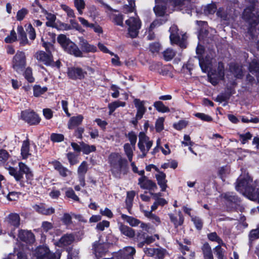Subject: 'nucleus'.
I'll return each instance as SVG.
<instances>
[{
	"instance_id": "obj_1",
	"label": "nucleus",
	"mask_w": 259,
	"mask_h": 259,
	"mask_svg": "<svg viewBox=\"0 0 259 259\" xmlns=\"http://www.w3.org/2000/svg\"><path fill=\"white\" fill-rule=\"evenodd\" d=\"M108 163L112 174L120 178L122 174L125 175L128 169L127 161L118 153H112L108 157Z\"/></svg>"
},
{
	"instance_id": "obj_2",
	"label": "nucleus",
	"mask_w": 259,
	"mask_h": 259,
	"mask_svg": "<svg viewBox=\"0 0 259 259\" xmlns=\"http://www.w3.org/2000/svg\"><path fill=\"white\" fill-rule=\"evenodd\" d=\"M42 46L45 48L48 53L42 51H39L35 53L34 58L39 62H41L46 66L52 65L54 60L51 51L53 49V46L50 42L44 41L43 38L41 39Z\"/></svg>"
},
{
	"instance_id": "obj_3",
	"label": "nucleus",
	"mask_w": 259,
	"mask_h": 259,
	"mask_svg": "<svg viewBox=\"0 0 259 259\" xmlns=\"http://www.w3.org/2000/svg\"><path fill=\"white\" fill-rule=\"evenodd\" d=\"M57 41L65 51L77 57H82L83 54L76 44L71 41L64 34H60Z\"/></svg>"
},
{
	"instance_id": "obj_4",
	"label": "nucleus",
	"mask_w": 259,
	"mask_h": 259,
	"mask_svg": "<svg viewBox=\"0 0 259 259\" xmlns=\"http://www.w3.org/2000/svg\"><path fill=\"white\" fill-rule=\"evenodd\" d=\"M26 56L25 52L18 51L13 57L12 67L17 72H22L26 66Z\"/></svg>"
},
{
	"instance_id": "obj_5",
	"label": "nucleus",
	"mask_w": 259,
	"mask_h": 259,
	"mask_svg": "<svg viewBox=\"0 0 259 259\" xmlns=\"http://www.w3.org/2000/svg\"><path fill=\"white\" fill-rule=\"evenodd\" d=\"M213 53L211 52L210 53V55H207L205 59L201 58L200 57H199V65L201 68V69L204 72H208V76L210 79V81L213 85H215L218 83L217 78V80H212V77L210 74V71L212 68V63H213Z\"/></svg>"
},
{
	"instance_id": "obj_6",
	"label": "nucleus",
	"mask_w": 259,
	"mask_h": 259,
	"mask_svg": "<svg viewBox=\"0 0 259 259\" xmlns=\"http://www.w3.org/2000/svg\"><path fill=\"white\" fill-rule=\"evenodd\" d=\"M33 256L35 259H59L60 254L57 257L52 253L46 246H39L33 251Z\"/></svg>"
},
{
	"instance_id": "obj_7",
	"label": "nucleus",
	"mask_w": 259,
	"mask_h": 259,
	"mask_svg": "<svg viewBox=\"0 0 259 259\" xmlns=\"http://www.w3.org/2000/svg\"><path fill=\"white\" fill-rule=\"evenodd\" d=\"M152 144V141L149 140V137L144 132L139 133L138 146L142 153L140 156L141 158H144L146 156Z\"/></svg>"
},
{
	"instance_id": "obj_8",
	"label": "nucleus",
	"mask_w": 259,
	"mask_h": 259,
	"mask_svg": "<svg viewBox=\"0 0 259 259\" xmlns=\"http://www.w3.org/2000/svg\"><path fill=\"white\" fill-rule=\"evenodd\" d=\"M18 165L19 170L12 166L7 168L9 174L13 176L17 181L21 180L24 174L28 175L31 172L29 168L24 163L19 162Z\"/></svg>"
},
{
	"instance_id": "obj_9",
	"label": "nucleus",
	"mask_w": 259,
	"mask_h": 259,
	"mask_svg": "<svg viewBox=\"0 0 259 259\" xmlns=\"http://www.w3.org/2000/svg\"><path fill=\"white\" fill-rule=\"evenodd\" d=\"M126 24L128 26V34L132 37H136L139 33V30L141 28V23L138 17H130L125 21Z\"/></svg>"
},
{
	"instance_id": "obj_10",
	"label": "nucleus",
	"mask_w": 259,
	"mask_h": 259,
	"mask_svg": "<svg viewBox=\"0 0 259 259\" xmlns=\"http://www.w3.org/2000/svg\"><path fill=\"white\" fill-rule=\"evenodd\" d=\"M252 179L248 175L244 176H241L237 181L236 189L240 193H244L249 191L251 185Z\"/></svg>"
},
{
	"instance_id": "obj_11",
	"label": "nucleus",
	"mask_w": 259,
	"mask_h": 259,
	"mask_svg": "<svg viewBox=\"0 0 259 259\" xmlns=\"http://www.w3.org/2000/svg\"><path fill=\"white\" fill-rule=\"evenodd\" d=\"M109 244L100 241H96L93 243L92 252L97 258L105 255L108 251Z\"/></svg>"
},
{
	"instance_id": "obj_12",
	"label": "nucleus",
	"mask_w": 259,
	"mask_h": 259,
	"mask_svg": "<svg viewBox=\"0 0 259 259\" xmlns=\"http://www.w3.org/2000/svg\"><path fill=\"white\" fill-rule=\"evenodd\" d=\"M243 17L245 19L249 21L250 27L248 29V33L253 37L255 35L253 32L254 30V27L259 23V16L257 17L252 16L251 10L249 8H247L244 11Z\"/></svg>"
},
{
	"instance_id": "obj_13",
	"label": "nucleus",
	"mask_w": 259,
	"mask_h": 259,
	"mask_svg": "<svg viewBox=\"0 0 259 259\" xmlns=\"http://www.w3.org/2000/svg\"><path fill=\"white\" fill-rule=\"evenodd\" d=\"M21 117L23 120L30 125L37 124L40 121V118L37 114L28 110L21 112Z\"/></svg>"
},
{
	"instance_id": "obj_14",
	"label": "nucleus",
	"mask_w": 259,
	"mask_h": 259,
	"mask_svg": "<svg viewBox=\"0 0 259 259\" xmlns=\"http://www.w3.org/2000/svg\"><path fill=\"white\" fill-rule=\"evenodd\" d=\"M68 76L72 79H82L87 75V72L79 67H70L68 69Z\"/></svg>"
},
{
	"instance_id": "obj_15",
	"label": "nucleus",
	"mask_w": 259,
	"mask_h": 259,
	"mask_svg": "<svg viewBox=\"0 0 259 259\" xmlns=\"http://www.w3.org/2000/svg\"><path fill=\"white\" fill-rule=\"evenodd\" d=\"M135 253L136 249L134 247L126 246L118 252L116 259H133Z\"/></svg>"
},
{
	"instance_id": "obj_16",
	"label": "nucleus",
	"mask_w": 259,
	"mask_h": 259,
	"mask_svg": "<svg viewBox=\"0 0 259 259\" xmlns=\"http://www.w3.org/2000/svg\"><path fill=\"white\" fill-rule=\"evenodd\" d=\"M138 185L143 189L155 191L157 189L156 184L149 180L146 176L141 177L139 179Z\"/></svg>"
},
{
	"instance_id": "obj_17",
	"label": "nucleus",
	"mask_w": 259,
	"mask_h": 259,
	"mask_svg": "<svg viewBox=\"0 0 259 259\" xmlns=\"http://www.w3.org/2000/svg\"><path fill=\"white\" fill-rule=\"evenodd\" d=\"M145 103L146 101H142L139 99H135L134 100V103L137 110L136 115L137 121L141 119L146 111V108L145 107Z\"/></svg>"
},
{
	"instance_id": "obj_18",
	"label": "nucleus",
	"mask_w": 259,
	"mask_h": 259,
	"mask_svg": "<svg viewBox=\"0 0 259 259\" xmlns=\"http://www.w3.org/2000/svg\"><path fill=\"white\" fill-rule=\"evenodd\" d=\"M78 39V44L81 49L82 53V52L85 53H95L97 52V49L95 46L89 44L87 40L82 37H80Z\"/></svg>"
},
{
	"instance_id": "obj_19",
	"label": "nucleus",
	"mask_w": 259,
	"mask_h": 259,
	"mask_svg": "<svg viewBox=\"0 0 259 259\" xmlns=\"http://www.w3.org/2000/svg\"><path fill=\"white\" fill-rule=\"evenodd\" d=\"M5 222L9 226L15 229L18 228L20 225V217L17 213H11L6 217Z\"/></svg>"
},
{
	"instance_id": "obj_20",
	"label": "nucleus",
	"mask_w": 259,
	"mask_h": 259,
	"mask_svg": "<svg viewBox=\"0 0 259 259\" xmlns=\"http://www.w3.org/2000/svg\"><path fill=\"white\" fill-rule=\"evenodd\" d=\"M18 238L26 243L31 244L35 241L34 234L30 231L20 230L18 233Z\"/></svg>"
},
{
	"instance_id": "obj_21",
	"label": "nucleus",
	"mask_w": 259,
	"mask_h": 259,
	"mask_svg": "<svg viewBox=\"0 0 259 259\" xmlns=\"http://www.w3.org/2000/svg\"><path fill=\"white\" fill-rule=\"evenodd\" d=\"M75 240V237L72 234H66L64 235L55 244L56 246L60 247L67 246L72 244Z\"/></svg>"
},
{
	"instance_id": "obj_22",
	"label": "nucleus",
	"mask_w": 259,
	"mask_h": 259,
	"mask_svg": "<svg viewBox=\"0 0 259 259\" xmlns=\"http://www.w3.org/2000/svg\"><path fill=\"white\" fill-rule=\"evenodd\" d=\"M33 208L38 213L44 215H49L55 212V209L53 207H47L42 203L34 205Z\"/></svg>"
},
{
	"instance_id": "obj_23",
	"label": "nucleus",
	"mask_w": 259,
	"mask_h": 259,
	"mask_svg": "<svg viewBox=\"0 0 259 259\" xmlns=\"http://www.w3.org/2000/svg\"><path fill=\"white\" fill-rule=\"evenodd\" d=\"M51 163L55 169L57 170L61 176L66 177L71 175L72 172L64 167L60 162L56 160L52 161Z\"/></svg>"
},
{
	"instance_id": "obj_24",
	"label": "nucleus",
	"mask_w": 259,
	"mask_h": 259,
	"mask_svg": "<svg viewBox=\"0 0 259 259\" xmlns=\"http://www.w3.org/2000/svg\"><path fill=\"white\" fill-rule=\"evenodd\" d=\"M83 119V115L81 114L71 117L67 123L68 128L72 130L81 124Z\"/></svg>"
},
{
	"instance_id": "obj_25",
	"label": "nucleus",
	"mask_w": 259,
	"mask_h": 259,
	"mask_svg": "<svg viewBox=\"0 0 259 259\" xmlns=\"http://www.w3.org/2000/svg\"><path fill=\"white\" fill-rule=\"evenodd\" d=\"M155 177L158 185L161 188V190L165 191L167 187V181L166 180V175L161 171L156 174Z\"/></svg>"
},
{
	"instance_id": "obj_26",
	"label": "nucleus",
	"mask_w": 259,
	"mask_h": 259,
	"mask_svg": "<svg viewBox=\"0 0 259 259\" xmlns=\"http://www.w3.org/2000/svg\"><path fill=\"white\" fill-rule=\"evenodd\" d=\"M169 31L170 33L169 37L171 41L173 43H179L182 38H181L179 32V29L177 26L175 25H172L170 27Z\"/></svg>"
},
{
	"instance_id": "obj_27",
	"label": "nucleus",
	"mask_w": 259,
	"mask_h": 259,
	"mask_svg": "<svg viewBox=\"0 0 259 259\" xmlns=\"http://www.w3.org/2000/svg\"><path fill=\"white\" fill-rule=\"evenodd\" d=\"M203 259H213L211 248L207 242H205L201 247Z\"/></svg>"
},
{
	"instance_id": "obj_28",
	"label": "nucleus",
	"mask_w": 259,
	"mask_h": 259,
	"mask_svg": "<svg viewBox=\"0 0 259 259\" xmlns=\"http://www.w3.org/2000/svg\"><path fill=\"white\" fill-rule=\"evenodd\" d=\"M17 32L20 39V44L21 46H24L26 45H30L27 38L26 33L25 32L22 26H18Z\"/></svg>"
},
{
	"instance_id": "obj_29",
	"label": "nucleus",
	"mask_w": 259,
	"mask_h": 259,
	"mask_svg": "<svg viewBox=\"0 0 259 259\" xmlns=\"http://www.w3.org/2000/svg\"><path fill=\"white\" fill-rule=\"evenodd\" d=\"M119 230L123 235L129 238H133L135 235V231L127 226L121 224L119 226Z\"/></svg>"
},
{
	"instance_id": "obj_30",
	"label": "nucleus",
	"mask_w": 259,
	"mask_h": 259,
	"mask_svg": "<svg viewBox=\"0 0 259 259\" xmlns=\"http://www.w3.org/2000/svg\"><path fill=\"white\" fill-rule=\"evenodd\" d=\"M21 155L22 159H25L30 155L29 153V143L28 140L24 141L21 149Z\"/></svg>"
},
{
	"instance_id": "obj_31",
	"label": "nucleus",
	"mask_w": 259,
	"mask_h": 259,
	"mask_svg": "<svg viewBox=\"0 0 259 259\" xmlns=\"http://www.w3.org/2000/svg\"><path fill=\"white\" fill-rule=\"evenodd\" d=\"M114 12H116L115 10L113 11V12L110 15V18L112 21L117 25L123 26V16L120 14H115Z\"/></svg>"
},
{
	"instance_id": "obj_32",
	"label": "nucleus",
	"mask_w": 259,
	"mask_h": 259,
	"mask_svg": "<svg viewBox=\"0 0 259 259\" xmlns=\"http://www.w3.org/2000/svg\"><path fill=\"white\" fill-rule=\"evenodd\" d=\"M176 55V52L170 48H167L162 52L163 58L166 61L172 60Z\"/></svg>"
},
{
	"instance_id": "obj_33",
	"label": "nucleus",
	"mask_w": 259,
	"mask_h": 259,
	"mask_svg": "<svg viewBox=\"0 0 259 259\" xmlns=\"http://www.w3.org/2000/svg\"><path fill=\"white\" fill-rule=\"evenodd\" d=\"M121 218L133 227L138 226L140 223V220L126 214H122Z\"/></svg>"
},
{
	"instance_id": "obj_34",
	"label": "nucleus",
	"mask_w": 259,
	"mask_h": 259,
	"mask_svg": "<svg viewBox=\"0 0 259 259\" xmlns=\"http://www.w3.org/2000/svg\"><path fill=\"white\" fill-rule=\"evenodd\" d=\"M193 0H171V4L175 7L185 6L189 8L191 7V3Z\"/></svg>"
},
{
	"instance_id": "obj_35",
	"label": "nucleus",
	"mask_w": 259,
	"mask_h": 259,
	"mask_svg": "<svg viewBox=\"0 0 259 259\" xmlns=\"http://www.w3.org/2000/svg\"><path fill=\"white\" fill-rule=\"evenodd\" d=\"M125 103L120 101H116L108 104L109 114H111L119 107H124Z\"/></svg>"
},
{
	"instance_id": "obj_36",
	"label": "nucleus",
	"mask_w": 259,
	"mask_h": 259,
	"mask_svg": "<svg viewBox=\"0 0 259 259\" xmlns=\"http://www.w3.org/2000/svg\"><path fill=\"white\" fill-rule=\"evenodd\" d=\"M155 108L159 112L166 113L169 112V109L165 106L161 101H156L153 104Z\"/></svg>"
},
{
	"instance_id": "obj_37",
	"label": "nucleus",
	"mask_w": 259,
	"mask_h": 259,
	"mask_svg": "<svg viewBox=\"0 0 259 259\" xmlns=\"http://www.w3.org/2000/svg\"><path fill=\"white\" fill-rule=\"evenodd\" d=\"M132 145L128 143L124 145L123 148L125 155L130 162H132L133 157V149Z\"/></svg>"
},
{
	"instance_id": "obj_38",
	"label": "nucleus",
	"mask_w": 259,
	"mask_h": 259,
	"mask_svg": "<svg viewBox=\"0 0 259 259\" xmlns=\"http://www.w3.org/2000/svg\"><path fill=\"white\" fill-rule=\"evenodd\" d=\"M160 0H155L156 5L154 8L155 14L158 16H162L165 13L166 8L165 6H160L158 4Z\"/></svg>"
},
{
	"instance_id": "obj_39",
	"label": "nucleus",
	"mask_w": 259,
	"mask_h": 259,
	"mask_svg": "<svg viewBox=\"0 0 259 259\" xmlns=\"http://www.w3.org/2000/svg\"><path fill=\"white\" fill-rule=\"evenodd\" d=\"M249 70L250 73L257 76L259 72V62L253 60L249 65Z\"/></svg>"
},
{
	"instance_id": "obj_40",
	"label": "nucleus",
	"mask_w": 259,
	"mask_h": 259,
	"mask_svg": "<svg viewBox=\"0 0 259 259\" xmlns=\"http://www.w3.org/2000/svg\"><path fill=\"white\" fill-rule=\"evenodd\" d=\"M127 1L128 5L125 4L123 8V12L126 14L133 12L135 10V7L134 0H127Z\"/></svg>"
},
{
	"instance_id": "obj_41",
	"label": "nucleus",
	"mask_w": 259,
	"mask_h": 259,
	"mask_svg": "<svg viewBox=\"0 0 259 259\" xmlns=\"http://www.w3.org/2000/svg\"><path fill=\"white\" fill-rule=\"evenodd\" d=\"M23 75L25 78L30 83H32L34 81V78L32 75V70L30 67H28L25 70Z\"/></svg>"
},
{
	"instance_id": "obj_42",
	"label": "nucleus",
	"mask_w": 259,
	"mask_h": 259,
	"mask_svg": "<svg viewBox=\"0 0 259 259\" xmlns=\"http://www.w3.org/2000/svg\"><path fill=\"white\" fill-rule=\"evenodd\" d=\"M230 70L232 72L236 77L241 78L242 76V67L239 66H236V65H231Z\"/></svg>"
},
{
	"instance_id": "obj_43",
	"label": "nucleus",
	"mask_w": 259,
	"mask_h": 259,
	"mask_svg": "<svg viewBox=\"0 0 259 259\" xmlns=\"http://www.w3.org/2000/svg\"><path fill=\"white\" fill-rule=\"evenodd\" d=\"M88 170V164L85 161L81 162L77 168V175L85 176Z\"/></svg>"
},
{
	"instance_id": "obj_44",
	"label": "nucleus",
	"mask_w": 259,
	"mask_h": 259,
	"mask_svg": "<svg viewBox=\"0 0 259 259\" xmlns=\"http://www.w3.org/2000/svg\"><path fill=\"white\" fill-rule=\"evenodd\" d=\"M149 49L152 54H157L161 50V46L159 42H154L149 45Z\"/></svg>"
},
{
	"instance_id": "obj_45",
	"label": "nucleus",
	"mask_w": 259,
	"mask_h": 259,
	"mask_svg": "<svg viewBox=\"0 0 259 259\" xmlns=\"http://www.w3.org/2000/svg\"><path fill=\"white\" fill-rule=\"evenodd\" d=\"M213 250L218 259H226L225 256V250L221 247L220 245L215 246Z\"/></svg>"
},
{
	"instance_id": "obj_46",
	"label": "nucleus",
	"mask_w": 259,
	"mask_h": 259,
	"mask_svg": "<svg viewBox=\"0 0 259 259\" xmlns=\"http://www.w3.org/2000/svg\"><path fill=\"white\" fill-rule=\"evenodd\" d=\"M47 87L41 88L39 85H35L33 87V95L35 97H39L47 92Z\"/></svg>"
},
{
	"instance_id": "obj_47",
	"label": "nucleus",
	"mask_w": 259,
	"mask_h": 259,
	"mask_svg": "<svg viewBox=\"0 0 259 259\" xmlns=\"http://www.w3.org/2000/svg\"><path fill=\"white\" fill-rule=\"evenodd\" d=\"M74 6L78 11L79 14L81 15L85 6L84 0H74Z\"/></svg>"
},
{
	"instance_id": "obj_48",
	"label": "nucleus",
	"mask_w": 259,
	"mask_h": 259,
	"mask_svg": "<svg viewBox=\"0 0 259 259\" xmlns=\"http://www.w3.org/2000/svg\"><path fill=\"white\" fill-rule=\"evenodd\" d=\"M164 117H159L155 122V130L157 132H160L164 128Z\"/></svg>"
},
{
	"instance_id": "obj_49",
	"label": "nucleus",
	"mask_w": 259,
	"mask_h": 259,
	"mask_svg": "<svg viewBox=\"0 0 259 259\" xmlns=\"http://www.w3.org/2000/svg\"><path fill=\"white\" fill-rule=\"evenodd\" d=\"M96 150V147L94 145H89L82 143L81 145V151L83 153L88 154L92 152H94Z\"/></svg>"
},
{
	"instance_id": "obj_50",
	"label": "nucleus",
	"mask_w": 259,
	"mask_h": 259,
	"mask_svg": "<svg viewBox=\"0 0 259 259\" xmlns=\"http://www.w3.org/2000/svg\"><path fill=\"white\" fill-rule=\"evenodd\" d=\"M217 10V6L214 4H211L206 6L204 9V12L206 15H210L214 14Z\"/></svg>"
},
{
	"instance_id": "obj_51",
	"label": "nucleus",
	"mask_w": 259,
	"mask_h": 259,
	"mask_svg": "<svg viewBox=\"0 0 259 259\" xmlns=\"http://www.w3.org/2000/svg\"><path fill=\"white\" fill-rule=\"evenodd\" d=\"M67 157L70 165H73L78 162L77 156L72 152H69L67 154Z\"/></svg>"
},
{
	"instance_id": "obj_52",
	"label": "nucleus",
	"mask_w": 259,
	"mask_h": 259,
	"mask_svg": "<svg viewBox=\"0 0 259 259\" xmlns=\"http://www.w3.org/2000/svg\"><path fill=\"white\" fill-rule=\"evenodd\" d=\"M66 196L69 198L73 199L75 201H79V198L75 194L73 189L71 188H68L65 192Z\"/></svg>"
},
{
	"instance_id": "obj_53",
	"label": "nucleus",
	"mask_w": 259,
	"mask_h": 259,
	"mask_svg": "<svg viewBox=\"0 0 259 259\" xmlns=\"http://www.w3.org/2000/svg\"><path fill=\"white\" fill-rule=\"evenodd\" d=\"M165 21L161 19H156L154 20L150 25L149 27V32H151L153 31V30L157 27H159V26L161 25L163 23H164Z\"/></svg>"
},
{
	"instance_id": "obj_54",
	"label": "nucleus",
	"mask_w": 259,
	"mask_h": 259,
	"mask_svg": "<svg viewBox=\"0 0 259 259\" xmlns=\"http://www.w3.org/2000/svg\"><path fill=\"white\" fill-rule=\"evenodd\" d=\"M51 140L53 142H60L64 140V135L61 134L53 133L50 136Z\"/></svg>"
},
{
	"instance_id": "obj_55",
	"label": "nucleus",
	"mask_w": 259,
	"mask_h": 259,
	"mask_svg": "<svg viewBox=\"0 0 259 259\" xmlns=\"http://www.w3.org/2000/svg\"><path fill=\"white\" fill-rule=\"evenodd\" d=\"M224 66L223 63L219 62L218 66V73L216 75L218 79H223L224 77Z\"/></svg>"
},
{
	"instance_id": "obj_56",
	"label": "nucleus",
	"mask_w": 259,
	"mask_h": 259,
	"mask_svg": "<svg viewBox=\"0 0 259 259\" xmlns=\"http://www.w3.org/2000/svg\"><path fill=\"white\" fill-rule=\"evenodd\" d=\"M60 7L61 9L66 13L67 16L69 17L75 18V16L74 13V11L72 9H71L69 6L66 5L62 4L61 5Z\"/></svg>"
},
{
	"instance_id": "obj_57",
	"label": "nucleus",
	"mask_w": 259,
	"mask_h": 259,
	"mask_svg": "<svg viewBox=\"0 0 259 259\" xmlns=\"http://www.w3.org/2000/svg\"><path fill=\"white\" fill-rule=\"evenodd\" d=\"M135 195L136 193L134 191H131L127 192L126 203L128 207H131L132 206Z\"/></svg>"
},
{
	"instance_id": "obj_58",
	"label": "nucleus",
	"mask_w": 259,
	"mask_h": 259,
	"mask_svg": "<svg viewBox=\"0 0 259 259\" xmlns=\"http://www.w3.org/2000/svg\"><path fill=\"white\" fill-rule=\"evenodd\" d=\"M29 37L31 40H34L36 37V33L34 28L31 24H29L26 28Z\"/></svg>"
},
{
	"instance_id": "obj_59",
	"label": "nucleus",
	"mask_w": 259,
	"mask_h": 259,
	"mask_svg": "<svg viewBox=\"0 0 259 259\" xmlns=\"http://www.w3.org/2000/svg\"><path fill=\"white\" fill-rule=\"evenodd\" d=\"M9 154L5 150H0V165L4 164L9 158Z\"/></svg>"
},
{
	"instance_id": "obj_60",
	"label": "nucleus",
	"mask_w": 259,
	"mask_h": 259,
	"mask_svg": "<svg viewBox=\"0 0 259 259\" xmlns=\"http://www.w3.org/2000/svg\"><path fill=\"white\" fill-rule=\"evenodd\" d=\"M127 137L131 142V145L134 148L137 140L136 134L132 131L128 133Z\"/></svg>"
},
{
	"instance_id": "obj_61",
	"label": "nucleus",
	"mask_w": 259,
	"mask_h": 259,
	"mask_svg": "<svg viewBox=\"0 0 259 259\" xmlns=\"http://www.w3.org/2000/svg\"><path fill=\"white\" fill-rule=\"evenodd\" d=\"M191 220L194 223L196 228L198 230H201L203 226L202 220L197 217H191Z\"/></svg>"
},
{
	"instance_id": "obj_62",
	"label": "nucleus",
	"mask_w": 259,
	"mask_h": 259,
	"mask_svg": "<svg viewBox=\"0 0 259 259\" xmlns=\"http://www.w3.org/2000/svg\"><path fill=\"white\" fill-rule=\"evenodd\" d=\"M46 18L48 20L46 22V25L48 26H53L56 19V16L54 14L48 13L47 14Z\"/></svg>"
},
{
	"instance_id": "obj_63",
	"label": "nucleus",
	"mask_w": 259,
	"mask_h": 259,
	"mask_svg": "<svg viewBox=\"0 0 259 259\" xmlns=\"http://www.w3.org/2000/svg\"><path fill=\"white\" fill-rule=\"evenodd\" d=\"M110 225V223L107 221H103L97 224L96 226V229L102 231L104 230L105 228H108Z\"/></svg>"
},
{
	"instance_id": "obj_64",
	"label": "nucleus",
	"mask_w": 259,
	"mask_h": 259,
	"mask_svg": "<svg viewBox=\"0 0 259 259\" xmlns=\"http://www.w3.org/2000/svg\"><path fill=\"white\" fill-rule=\"evenodd\" d=\"M166 251L162 248H156L155 257L158 259H163Z\"/></svg>"
}]
</instances>
